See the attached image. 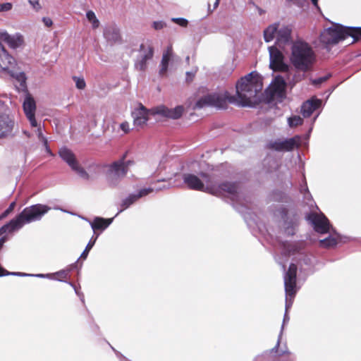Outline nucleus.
<instances>
[{
    "instance_id": "42",
    "label": "nucleus",
    "mask_w": 361,
    "mask_h": 361,
    "mask_svg": "<svg viewBox=\"0 0 361 361\" xmlns=\"http://www.w3.org/2000/svg\"><path fill=\"white\" fill-rule=\"evenodd\" d=\"M308 103L312 104V107H315V111L319 108L321 105V101L319 99H312L307 101Z\"/></svg>"
},
{
    "instance_id": "8",
    "label": "nucleus",
    "mask_w": 361,
    "mask_h": 361,
    "mask_svg": "<svg viewBox=\"0 0 361 361\" xmlns=\"http://www.w3.org/2000/svg\"><path fill=\"white\" fill-rule=\"evenodd\" d=\"M269 51L270 68L275 72L287 73L289 70V66L284 62L283 53L274 46L270 47Z\"/></svg>"
},
{
    "instance_id": "13",
    "label": "nucleus",
    "mask_w": 361,
    "mask_h": 361,
    "mask_svg": "<svg viewBox=\"0 0 361 361\" xmlns=\"http://www.w3.org/2000/svg\"><path fill=\"white\" fill-rule=\"evenodd\" d=\"M300 137L295 136L283 141H276L271 144V148L276 151H291L298 146Z\"/></svg>"
},
{
    "instance_id": "45",
    "label": "nucleus",
    "mask_w": 361,
    "mask_h": 361,
    "mask_svg": "<svg viewBox=\"0 0 361 361\" xmlns=\"http://www.w3.org/2000/svg\"><path fill=\"white\" fill-rule=\"evenodd\" d=\"M38 137L39 138V140H41L43 142H44V145H47V139L43 136L42 135V130L40 128H38Z\"/></svg>"
},
{
    "instance_id": "37",
    "label": "nucleus",
    "mask_w": 361,
    "mask_h": 361,
    "mask_svg": "<svg viewBox=\"0 0 361 361\" xmlns=\"http://www.w3.org/2000/svg\"><path fill=\"white\" fill-rule=\"evenodd\" d=\"M171 20L178 24V25L181 26V27H185L188 26V21L185 19V18H173L171 19Z\"/></svg>"
},
{
    "instance_id": "36",
    "label": "nucleus",
    "mask_w": 361,
    "mask_h": 361,
    "mask_svg": "<svg viewBox=\"0 0 361 361\" xmlns=\"http://www.w3.org/2000/svg\"><path fill=\"white\" fill-rule=\"evenodd\" d=\"M331 77V73H328L327 75H324L323 77H319V78L314 80L312 81V84L314 85H319L322 83L327 81Z\"/></svg>"
},
{
    "instance_id": "15",
    "label": "nucleus",
    "mask_w": 361,
    "mask_h": 361,
    "mask_svg": "<svg viewBox=\"0 0 361 361\" xmlns=\"http://www.w3.org/2000/svg\"><path fill=\"white\" fill-rule=\"evenodd\" d=\"M126 156L127 153H125L120 160L116 161L109 164L108 166V173L117 178L125 177L128 173V169H126V166L123 165V160H125Z\"/></svg>"
},
{
    "instance_id": "21",
    "label": "nucleus",
    "mask_w": 361,
    "mask_h": 361,
    "mask_svg": "<svg viewBox=\"0 0 361 361\" xmlns=\"http://www.w3.org/2000/svg\"><path fill=\"white\" fill-rule=\"evenodd\" d=\"M0 39L7 43L11 48H17L20 46L23 42V39L20 36H11L7 32H3L0 35Z\"/></svg>"
},
{
    "instance_id": "6",
    "label": "nucleus",
    "mask_w": 361,
    "mask_h": 361,
    "mask_svg": "<svg viewBox=\"0 0 361 361\" xmlns=\"http://www.w3.org/2000/svg\"><path fill=\"white\" fill-rule=\"evenodd\" d=\"M200 176L202 179L192 173H183L182 175L183 183L188 189L213 192L215 185L213 184L211 176L204 172H201Z\"/></svg>"
},
{
    "instance_id": "19",
    "label": "nucleus",
    "mask_w": 361,
    "mask_h": 361,
    "mask_svg": "<svg viewBox=\"0 0 361 361\" xmlns=\"http://www.w3.org/2000/svg\"><path fill=\"white\" fill-rule=\"evenodd\" d=\"M173 57V49L171 46H169L164 51L161 61V68L159 70V75L164 76L166 75L168 71L169 63Z\"/></svg>"
},
{
    "instance_id": "16",
    "label": "nucleus",
    "mask_w": 361,
    "mask_h": 361,
    "mask_svg": "<svg viewBox=\"0 0 361 361\" xmlns=\"http://www.w3.org/2000/svg\"><path fill=\"white\" fill-rule=\"evenodd\" d=\"M286 87L285 79L281 75L276 76L269 88L271 96L282 97L285 93Z\"/></svg>"
},
{
    "instance_id": "27",
    "label": "nucleus",
    "mask_w": 361,
    "mask_h": 361,
    "mask_svg": "<svg viewBox=\"0 0 361 361\" xmlns=\"http://www.w3.org/2000/svg\"><path fill=\"white\" fill-rule=\"evenodd\" d=\"M97 238H98V234L94 238L92 237V238L90 239V240L87 243L85 249L84 250V251L82 252V254L80 255V258L81 259H85L87 258V255L89 254V252L90 251V250L94 246V245Z\"/></svg>"
},
{
    "instance_id": "30",
    "label": "nucleus",
    "mask_w": 361,
    "mask_h": 361,
    "mask_svg": "<svg viewBox=\"0 0 361 361\" xmlns=\"http://www.w3.org/2000/svg\"><path fill=\"white\" fill-rule=\"evenodd\" d=\"M87 18L92 23L93 28H97L99 25V22L92 11H89L86 13Z\"/></svg>"
},
{
    "instance_id": "22",
    "label": "nucleus",
    "mask_w": 361,
    "mask_h": 361,
    "mask_svg": "<svg viewBox=\"0 0 361 361\" xmlns=\"http://www.w3.org/2000/svg\"><path fill=\"white\" fill-rule=\"evenodd\" d=\"M104 35L107 41L111 42V43L120 42L121 41L120 32L116 28H107L104 31Z\"/></svg>"
},
{
    "instance_id": "32",
    "label": "nucleus",
    "mask_w": 361,
    "mask_h": 361,
    "mask_svg": "<svg viewBox=\"0 0 361 361\" xmlns=\"http://www.w3.org/2000/svg\"><path fill=\"white\" fill-rule=\"evenodd\" d=\"M68 275V271L66 270H61L53 274L52 279L59 280L60 281H66Z\"/></svg>"
},
{
    "instance_id": "12",
    "label": "nucleus",
    "mask_w": 361,
    "mask_h": 361,
    "mask_svg": "<svg viewBox=\"0 0 361 361\" xmlns=\"http://www.w3.org/2000/svg\"><path fill=\"white\" fill-rule=\"evenodd\" d=\"M16 63V59L0 44V68L11 76H14V73L11 68H13Z\"/></svg>"
},
{
    "instance_id": "10",
    "label": "nucleus",
    "mask_w": 361,
    "mask_h": 361,
    "mask_svg": "<svg viewBox=\"0 0 361 361\" xmlns=\"http://www.w3.org/2000/svg\"><path fill=\"white\" fill-rule=\"evenodd\" d=\"M307 219L312 224L317 232L319 233H326L329 232V221L323 214L311 213L308 214Z\"/></svg>"
},
{
    "instance_id": "34",
    "label": "nucleus",
    "mask_w": 361,
    "mask_h": 361,
    "mask_svg": "<svg viewBox=\"0 0 361 361\" xmlns=\"http://www.w3.org/2000/svg\"><path fill=\"white\" fill-rule=\"evenodd\" d=\"M73 80L75 82L76 87L79 90L85 89L86 83L82 78L74 76L73 77Z\"/></svg>"
},
{
    "instance_id": "17",
    "label": "nucleus",
    "mask_w": 361,
    "mask_h": 361,
    "mask_svg": "<svg viewBox=\"0 0 361 361\" xmlns=\"http://www.w3.org/2000/svg\"><path fill=\"white\" fill-rule=\"evenodd\" d=\"M13 121L6 115H0V139L10 135L13 128Z\"/></svg>"
},
{
    "instance_id": "1",
    "label": "nucleus",
    "mask_w": 361,
    "mask_h": 361,
    "mask_svg": "<svg viewBox=\"0 0 361 361\" xmlns=\"http://www.w3.org/2000/svg\"><path fill=\"white\" fill-rule=\"evenodd\" d=\"M262 90V82L257 74L250 73L241 78L236 84V95H231L228 92L212 93L200 98L195 104L194 109H201L212 106L219 109H226L228 103L237 102L240 106H249L252 99Z\"/></svg>"
},
{
    "instance_id": "39",
    "label": "nucleus",
    "mask_w": 361,
    "mask_h": 361,
    "mask_svg": "<svg viewBox=\"0 0 361 361\" xmlns=\"http://www.w3.org/2000/svg\"><path fill=\"white\" fill-rule=\"evenodd\" d=\"M28 2L36 11H38L42 8V6L39 4V0H28Z\"/></svg>"
},
{
    "instance_id": "46",
    "label": "nucleus",
    "mask_w": 361,
    "mask_h": 361,
    "mask_svg": "<svg viewBox=\"0 0 361 361\" xmlns=\"http://www.w3.org/2000/svg\"><path fill=\"white\" fill-rule=\"evenodd\" d=\"M195 74L191 72L186 73V81L190 82L193 80Z\"/></svg>"
},
{
    "instance_id": "20",
    "label": "nucleus",
    "mask_w": 361,
    "mask_h": 361,
    "mask_svg": "<svg viewBox=\"0 0 361 361\" xmlns=\"http://www.w3.org/2000/svg\"><path fill=\"white\" fill-rule=\"evenodd\" d=\"M112 222V219H104L102 217H95L90 223L91 227L94 233L98 231L105 230Z\"/></svg>"
},
{
    "instance_id": "51",
    "label": "nucleus",
    "mask_w": 361,
    "mask_h": 361,
    "mask_svg": "<svg viewBox=\"0 0 361 361\" xmlns=\"http://www.w3.org/2000/svg\"><path fill=\"white\" fill-rule=\"evenodd\" d=\"M219 5V0L216 1L215 6H217Z\"/></svg>"
},
{
    "instance_id": "25",
    "label": "nucleus",
    "mask_w": 361,
    "mask_h": 361,
    "mask_svg": "<svg viewBox=\"0 0 361 361\" xmlns=\"http://www.w3.org/2000/svg\"><path fill=\"white\" fill-rule=\"evenodd\" d=\"M219 188L221 190L227 192L230 194H235L237 192V186L235 183L228 182L222 183L219 185Z\"/></svg>"
},
{
    "instance_id": "31",
    "label": "nucleus",
    "mask_w": 361,
    "mask_h": 361,
    "mask_svg": "<svg viewBox=\"0 0 361 361\" xmlns=\"http://www.w3.org/2000/svg\"><path fill=\"white\" fill-rule=\"evenodd\" d=\"M303 123V119L299 116H294L288 118V124L290 127H297Z\"/></svg>"
},
{
    "instance_id": "43",
    "label": "nucleus",
    "mask_w": 361,
    "mask_h": 361,
    "mask_svg": "<svg viewBox=\"0 0 361 361\" xmlns=\"http://www.w3.org/2000/svg\"><path fill=\"white\" fill-rule=\"evenodd\" d=\"M120 128L125 133H128L130 131L129 123L126 121L121 123Z\"/></svg>"
},
{
    "instance_id": "44",
    "label": "nucleus",
    "mask_w": 361,
    "mask_h": 361,
    "mask_svg": "<svg viewBox=\"0 0 361 361\" xmlns=\"http://www.w3.org/2000/svg\"><path fill=\"white\" fill-rule=\"evenodd\" d=\"M42 21H43L44 24L45 25V26H47L48 27H51L53 25L52 20L48 17H44L42 18Z\"/></svg>"
},
{
    "instance_id": "48",
    "label": "nucleus",
    "mask_w": 361,
    "mask_h": 361,
    "mask_svg": "<svg viewBox=\"0 0 361 361\" xmlns=\"http://www.w3.org/2000/svg\"><path fill=\"white\" fill-rule=\"evenodd\" d=\"M312 2L314 4V6L318 7V0H312Z\"/></svg>"
},
{
    "instance_id": "40",
    "label": "nucleus",
    "mask_w": 361,
    "mask_h": 361,
    "mask_svg": "<svg viewBox=\"0 0 361 361\" xmlns=\"http://www.w3.org/2000/svg\"><path fill=\"white\" fill-rule=\"evenodd\" d=\"M13 6L11 3L0 4V12L8 11L11 10Z\"/></svg>"
},
{
    "instance_id": "11",
    "label": "nucleus",
    "mask_w": 361,
    "mask_h": 361,
    "mask_svg": "<svg viewBox=\"0 0 361 361\" xmlns=\"http://www.w3.org/2000/svg\"><path fill=\"white\" fill-rule=\"evenodd\" d=\"M23 108L30 125L32 127H37V122L35 119L36 103L34 98L30 94H27L26 96L23 104Z\"/></svg>"
},
{
    "instance_id": "9",
    "label": "nucleus",
    "mask_w": 361,
    "mask_h": 361,
    "mask_svg": "<svg viewBox=\"0 0 361 361\" xmlns=\"http://www.w3.org/2000/svg\"><path fill=\"white\" fill-rule=\"evenodd\" d=\"M139 56L135 63L136 69L145 71L147 69V62L152 59L154 49L150 44H141L139 49Z\"/></svg>"
},
{
    "instance_id": "47",
    "label": "nucleus",
    "mask_w": 361,
    "mask_h": 361,
    "mask_svg": "<svg viewBox=\"0 0 361 361\" xmlns=\"http://www.w3.org/2000/svg\"><path fill=\"white\" fill-rule=\"evenodd\" d=\"M134 164V161L133 160H128L127 161H125L123 160V165L126 166V169H128V167L131 165Z\"/></svg>"
},
{
    "instance_id": "49",
    "label": "nucleus",
    "mask_w": 361,
    "mask_h": 361,
    "mask_svg": "<svg viewBox=\"0 0 361 361\" xmlns=\"http://www.w3.org/2000/svg\"><path fill=\"white\" fill-rule=\"evenodd\" d=\"M45 147H46L47 152L49 154H50L51 155H52V153H51V150H50L49 147H48V144H47V145H45Z\"/></svg>"
},
{
    "instance_id": "7",
    "label": "nucleus",
    "mask_w": 361,
    "mask_h": 361,
    "mask_svg": "<svg viewBox=\"0 0 361 361\" xmlns=\"http://www.w3.org/2000/svg\"><path fill=\"white\" fill-rule=\"evenodd\" d=\"M297 265L291 263L284 275V286L287 308L292 305L293 299L297 293Z\"/></svg>"
},
{
    "instance_id": "14",
    "label": "nucleus",
    "mask_w": 361,
    "mask_h": 361,
    "mask_svg": "<svg viewBox=\"0 0 361 361\" xmlns=\"http://www.w3.org/2000/svg\"><path fill=\"white\" fill-rule=\"evenodd\" d=\"M154 191L152 188L141 189L137 194H130L126 199H124L121 203V209L120 212L128 209L130 205L134 204L140 198L147 196Z\"/></svg>"
},
{
    "instance_id": "41",
    "label": "nucleus",
    "mask_w": 361,
    "mask_h": 361,
    "mask_svg": "<svg viewBox=\"0 0 361 361\" xmlns=\"http://www.w3.org/2000/svg\"><path fill=\"white\" fill-rule=\"evenodd\" d=\"M152 26L155 30H159L165 27L166 24L163 21H154Z\"/></svg>"
},
{
    "instance_id": "50",
    "label": "nucleus",
    "mask_w": 361,
    "mask_h": 361,
    "mask_svg": "<svg viewBox=\"0 0 361 361\" xmlns=\"http://www.w3.org/2000/svg\"><path fill=\"white\" fill-rule=\"evenodd\" d=\"M4 238H1V239L0 240V245H2V243H4Z\"/></svg>"
},
{
    "instance_id": "26",
    "label": "nucleus",
    "mask_w": 361,
    "mask_h": 361,
    "mask_svg": "<svg viewBox=\"0 0 361 361\" xmlns=\"http://www.w3.org/2000/svg\"><path fill=\"white\" fill-rule=\"evenodd\" d=\"M315 111V107H312V104L305 102L301 109V113L305 118L310 117L312 113Z\"/></svg>"
},
{
    "instance_id": "38",
    "label": "nucleus",
    "mask_w": 361,
    "mask_h": 361,
    "mask_svg": "<svg viewBox=\"0 0 361 361\" xmlns=\"http://www.w3.org/2000/svg\"><path fill=\"white\" fill-rule=\"evenodd\" d=\"M9 275L23 276L25 274H22L20 272H10L0 266V276H9Z\"/></svg>"
},
{
    "instance_id": "33",
    "label": "nucleus",
    "mask_w": 361,
    "mask_h": 361,
    "mask_svg": "<svg viewBox=\"0 0 361 361\" xmlns=\"http://www.w3.org/2000/svg\"><path fill=\"white\" fill-rule=\"evenodd\" d=\"M13 78H16V80L20 82V85L22 88L26 87V76L24 73H20L19 74H17L16 75H14L13 76Z\"/></svg>"
},
{
    "instance_id": "35",
    "label": "nucleus",
    "mask_w": 361,
    "mask_h": 361,
    "mask_svg": "<svg viewBox=\"0 0 361 361\" xmlns=\"http://www.w3.org/2000/svg\"><path fill=\"white\" fill-rule=\"evenodd\" d=\"M16 207V202L10 204L9 207L0 215V220L6 218L10 213H11Z\"/></svg>"
},
{
    "instance_id": "2",
    "label": "nucleus",
    "mask_w": 361,
    "mask_h": 361,
    "mask_svg": "<svg viewBox=\"0 0 361 361\" xmlns=\"http://www.w3.org/2000/svg\"><path fill=\"white\" fill-rule=\"evenodd\" d=\"M50 210L45 204H36L25 207L16 218L0 228V235L11 233L21 228L25 224L41 220L42 216Z\"/></svg>"
},
{
    "instance_id": "5",
    "label": "nucleus",
    "mask_w": 361,
    "mask_h": 361,
    "mask_svg": "<svg viewBox=\"0 0 361 361\" xmlns=\"http://www.w3.org/2000/svg\"><path fill=\"white\" fill-rule=\"evenodd\" d=\"M351 37L354 41L361 39V27H343L334 25L327 28L320 35V41L326 45L336 44L340 41Z\"/></svg>"
},
{
    "instance_id": "18",
    "label": "nucleus",
    "mask_w": 361,
    "mask_h": 361,
    "mask_svg": "<svg viewBox=\"0 0 361 361\" xmlns=\"http://www.w3.org/2000/svg\"><path fill=\"white\" fill-rule=\"evenodd\" d=\"M60 157L71 168L78 163L74 153L67 147L60 149L59 152Z\"/></svg>"
},
{
    "instance_id": "4",
    "label": "nucleus",
    "mask_w": 361,
    "mask_h": 361,
    "mask_svg": "<svg viewBox=\"0 0 361 361\" xmlns=\"http://www.w3.org/2000/svg\"><path fill=\"white\" fill-rule=\"evenodd\" d=\"M183 113V108L181 106H178L174 109H169L164 105L158 106L151 109H147L142 104L140 106L135 109L132 113L133 117V123L135 126L143 128L149 120L148 115H161L162 116L170 118L173 119L179 118Z\"/></svg>"
},
{
    "instance_id": "28",
    "label": "nucleus",
    "mask_w": 361,
    "mask_h": 361,
    "mask_svg": "<svg viewBox=\"0 0 361 361\" xmlns=\"http://www.w3.org/2000/svg\"><path fill=\"white\" fill-rule=\"evenodd\" d=\"M72 170L77 173L82 178L85 180H89L90 176L88 173L85 170L83 167H82L79 163H78Z\"/></svg>"
},
{
    "instance_id": "29",
    "label": "nucleus",
    "mask_w": 361,
    "mask_h": 361,
    "mask_svg": "<svg viewBox=\"0 0 361 361\" xmlns=\"http://www.w3.org/2000/svg\"><path fill=\"white\" fill-rule=\"evenodd\" d=\"M337 244V240L334 238L328 237L320 241L322 247L329 248L335 246Z\"/></svg>"
},
{
    "instance_id": "3",
    "label": "nucleus",
    "mask_w": 361,
    "mask_h": 361,
    "mask_svg": "<svg viewBox=\"0 0 361 361\" xmlns=\"http://www.w3.org/2000/svg\"><path fill=\"white\" fill-rule=\"evenodd\" d=\"M290 59L297 70L306 73L312 70L316 62V56L307 43L296 42L292 46Z\"/></svg>"
},
{
    "instance_id": "24",
    "label": "nucleus",
    "mask_w": 361,
    "mask_h": 361,
    "mask_svg": "<svg viewBox=\"0 0 361 361\" xmlns=\"http://www.w3.org/2000/svg\"><path fill=\"white\" fill-rule=\"evenodd\" d=\"M278 25L276 24L271 25L264 31V38L267 42L274 39L276 33H277Z\"/></svg>"
},
{
    "instance_id": "23",
    "label": "nucleus",
    "mask_w": 361,
    "mask_h": 361,
    "mask_svg": "<svg viewBox=\"0 0 361 361\" xmlns=\"http://www.w3.org/2000/svg\"><path fill=\"white\" fill-rule=\"evenodd\" d=\"M291 30L288 27H283L277 30V43L286 44L290 38Z\"/></svg>"
}]
</instances>
